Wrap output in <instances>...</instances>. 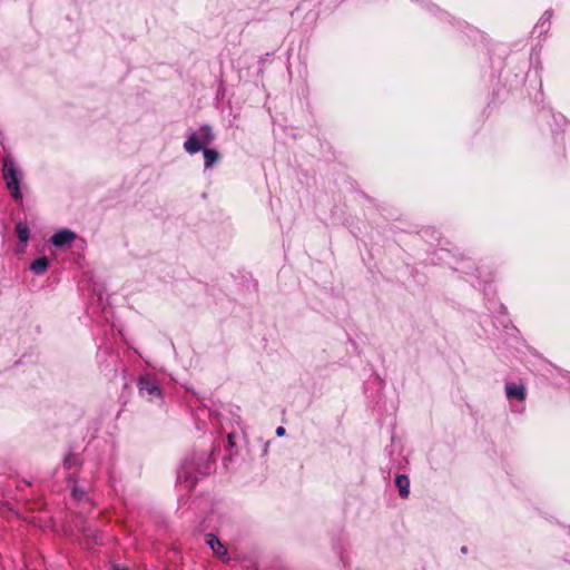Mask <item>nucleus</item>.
<instances>
[{
  "label": "nucleus",
  "mask_w": 570,
  "mask_h": 570,
  "mask_svg": "<svg viewBox=\"0 0 570 570\" xmlns=\"http://www.w3.org/2000/svg\"><path fill=\"white\" fill-rule=\"evenodd\" d=\"M505 394L509 400L517 399L519 401L525 400V389L523 384L509 382L505 384Z\"/></svg>",
  "instance_id": "obj_8"
},
{
  "label": "nucleus",
  "mask_w": 570,
  "mask_h": 570,
  "mask_svg": "<svg viewBox=\"0 0 570 570\" xmlns=\"http://www.w3.org/2000/svg\"><path fill=\"white\" fill-rule=\"evenodd\" d=\"M72 498L76 501L81 502L87 499V493L85 490L80 489L79 487H75L72 489Z\"/></svg>",
  "instance_id": "obj_14"
},
{
  "label": "nucleus",
  "mask_w": 570,
  "mask_h": 570,
  "mask_svg": "<svg viewBox=\"0 0 570 570\" xmlns=\"http://www.w3.org/2000/svg\"><path fill=\"white\" fill-rule=\"evenodd\" d=\"M212 471V460L208 452L203 451L184 460L177 472V480L187 490H191L199 479Z\"/></svg>",
  "instance_id": "obj_1"
},
{
  "label": "nucleus",
  "mask_w": 570,
  "mask_h": 570,
  "mask_svg": "<svg viewBox=\"0 0 570 570\" xmlns=\"http://www.w3.org/2000/svg\"><path fill=\"white\" fill-rule=\"evenodd\" d=\"M76 237L77 235L75 232L70 229H60L51 236L50 242L55 247L62 248L66 245H70Z\"/></svg>",
  "instance_id": "obj_6"
},
{
  "label": "nucleus",
  "mask_w": 570,
  "mask_h": 570,
  "mask_svg": "<svg viewBox=\"0 0 570 570\" xmlns=\"http://www.w3.org/2000/svg\"><path fill=\"white\" fill-rule=\"evenodd\" d=\"M16 234H17L18 239L21 243L26 244L30 236V229L24 223L19 222L16 225Z\"/></svg>",
  "instance_id": "obj_12"
},
{
  "label": "nucleus",
  "mask_w": 570,
  "mask_h": 570,
  "mask_svg": "<svg viewBox=\"0 0 570 570\" xmlns=\"http://www.w3.org/2000/svg\"><path fill=\"white\" fill-rule=\"evenodd\" d=\"M2 177L11 197L16 202L21 203L22 194L20 190V183L22 179V173L19 169L16 160L11 156H7L3 158Z\"/></svg>",
  "instance_id": "obj_2"
},
{
  "label": "nucleus",
  "mask_w": 570,
  "mask_h": 570,
  "mask_svg": "<svg viewBox=\"0 0 570 570\" xmlns=\"http://www.w3.org/2000/svg\"><path fill=\"white\" fill-rule=\"evenodd\" d=\"M228 440H229V443L233 444L232 443V435L230 434L228 435Z\"/></svg>",
  "instance_id": "obj_18"
},
{
  "label": "nucleus",
  "mask_w": 570,
  "mask_h": 570,
  "mask_svg": "<svg viewBox=\"0 0 570 570\" xmlns=\"http://www.w3.org/2000/svg\"><path fill=\"white\" fill-rule=\"evenodd\" d=\"M215 139V134L209 125L200 126L196 131H191L184 142V149L195 155L198 151L207 148Z\"/></svg>",
  "instance_id": "obj_3"
},
{
  "label": "nucleus",
  "mask_w": 570,
  "mask_h": 570,
  "mask_svg": "<svg viewBox=\"0 0 570 570\" xmlns=\"http://www.w3.org/2000/svg\"><path fill=\"white\" fill-rule=\"evenodd\" d=\"M139 393L149 401L161 400V391L158 384L148 376L139 379Z\"/></svg>",
  "instance_id": "obj_4"
},
{
  "label": "nucleus",
  "mask_w": 570,
  "mask_h": 570,
  "mask_svg": "<svg viewBox=\"0 0 570 570\" xmlns=\"http://www.w3.org/2000/svg\"><path fill=\"white\" fill-rule=\"evenodd\" d=\"M48 266H49V259L46 256H43V257L35 259L30 264V271L35 275H42L47 271Z\"/></svg>",
  "instance_id": "obj_10"
},
{
  "label": "nucleus",
  "mask_w": 570,
  "mask_h": 570,
  "mask_svg": "<svg viewBox=\"0 0 570 570\" xmlns=\"http://www.w3.org/2000/svg\"><path fill=\"white\" fill-rule=\"evenodd\" d=\"M78 464V458L73 453L69 452L63 460V465L66 469H71L72 466Z\"/></svg>",
  "instance_id": "obj_13"
},
{
  "label": "nucleus",
  "mask_w": 570,
  "mask_h": 570,
  "mask_svg": "<svg viewBox=\"0 0 570 570\" xmlns=\"http://www.w3.org/2000/svg\"><path fill=\"white\" fill-rule=\"evenodd\" d=\"M461 552H462V553H466V552H468V548H466V547H462V548H461Z\"/></svg>",
  "instance_id": "obj_17"
},
{
  "label": "nucleus",
  "mask_w": 570,
  "mask_h": 570,
  "mask_svg": "<svg viewBox=\"0 0 570 570\" xmlns=\"http://www.w3.org/2000/svg\"><path fill=\"white\" fill-rule=\"evenodd\" d=\"M285 432H286V430H285V428H283V426H278V428L276 429V435H277V436H283V435L285 434Z\"/></svg>",
  "instance_id": "obj_15"
},
{
  "label": "nucleus",
  "mask_w": 570,
  "mask_h": 570,
  "mask_svg": "<svg viewBox=\"0 0 570 570\" xmlns=\"http://www.w3.org/2000/svg\"><path fill=\"white\" fill-rule=\"evenodd\" d=\"M552 17L553 11L551 9L546 10L534 26L533 32H537L539 36L547 35L551 27Z\"/></svg>",
  "instance_id": "obj_7"
},
{
  "label": "nucleus",
  "mask_w": 570,
  "mask_h": 570,
  "mask_svg": "<svg viewBox=\"0 0 570 570\" xmlns=\"http://www.w3.org/2000/svg\"><path fill=\"white\" fill-rule=\"evenodd\" d=\"M112 570H129V569H128V568H126V567H121V566H119V564H114V566H112Z\"/></svg>",
  "instance_id": "obj_16"
},
{
  "label": "nucleus",
  "mask_w": 570,
  "mask_h": 570,
  "mask_svg": "<svg viewBox=\"0 0 570 570\" xmlns=\"http://www.w3.org/2000/svg\"><path fill=\"white\" fill-rule=\"evenodd\" d=\"M395 485L399 489V494L402 499H406L410 494V479L406 474H397L395 478Z\"/></svg>",
  "instance_id": "obj_9"
},
{
  "label": "nucleus",
  "mask_w": 570,
  "mask_h": 570,
  "mask_svg": "<svg viewBox=\"0 0 570 570\" xmlns=\"http://www.w3.org/2000/svg\"><path fill=\"white\" fill-rule=\"evenodd\" d=\"M206 543L210 547V549L214 552V556L222 560L223 562H226L229 560L228 550L226 547L222 543L218 537H216L213 533L207 534Z\"/></svg>",
  "instance_id": "obj_5"
},
{
  "label": "nucleus",
  "mask_w": 570,
  "mask_h": 570,
  "mask_svg": "<svg viewBox=\"0 0 570 570\" xmlns=\"http://www.w3.org/2000/svg\"><path fill=\"white\" fill-rule=\"evenodd\" d=\"M203 154L205 158V169L210 168L220 158V155L216 149L205 148L203 149Z\"/></svg>",
  "instance_id": "obj_11"
}]
</instances>
